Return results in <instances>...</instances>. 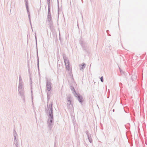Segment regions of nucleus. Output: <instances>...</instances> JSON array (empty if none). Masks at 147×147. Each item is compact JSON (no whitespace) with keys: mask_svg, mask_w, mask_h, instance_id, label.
<instances>
[{"mask_svg":"<svg viewBox=\"0 0 147 147\" xmlns=\"http://www.w3.org/2000/svg\"><path fill=\"white\" fill-rule=\"evenodd\" d=\"M25 1L26 6L28 5V0H25Z\"/></svg>","mask_w":147,"mask_h":147,"instance_id":"4be33fe9","label":"nucleus"},{"mask_svg":"<svg viewBox=\"0 0 147 147\" xmlns=\"http://www.w3.org/2000/svg\"><path fill=\"white\" fill-rule=\"evenodd\" d=\"M80 43L83 50L86 51L88 47L87 43L82 40H80Z\"/></svg>","mask_w":147,"mask_h":147,"instance_id":"39448f33","label":"nucleus"},{"mask_svg":"<svg viewBox=\"0 0 147 147\" xmlns=\"http://www.w3.org/2000/svg\"><path fill=\"white\" fill-rule=\"evenodd\" d=\"M40 9L38 11V12H39V11H40Z\"/></svg>","mask_w":147,"mask_h":147,"instance_id":"c85d7f7f","label":"nucleus"},{"mask_svg":"<svg viewBox=\"0 0 147 147\" xmlns=\"http://www.w3.org/2000/svg\"><path fill=\"white\" fill-rule=\"evenodd\" d=\"M35 37L36 38V33H35Z\"/></svg>","mask_w":147,"mask_h":147,"instance_id":"a878e982","label":"nucleus"},{"mask_svg":"<svg viewBox=\"0 0 147 147\" xmlns=\"http://www.w3.org/2000/svg\"><path fill=\"white\" fill-rule=\"evenodd\" d=\"M15 147H19V146H15Z\"/></svg>","mask_w":147,"mask_h":147,"instance_id":"cd10ccee","label":"nucleus"},{"mask_svg":"<svg viewBox=\"0 0 147 147\" xmlns=\"http://www.w3.org/2000/svg\"><path fill=\"white\" fill-rule=\"evenodd\" d=\"M53 105V102H51V103L49 105H47V112L48 113L47 123L49 129V130H51L53 127L54 123Z\"/></svg>","mask_w":147,"mask_h":147,"instance_id":"f257e3e1","label":"nucleus"},{"mask_svg":"<svg viewBox=\"0 0 147 147\" xmlns=\"http://www.w3.org/2000/svg\"><path fill=\"white\" fill-rule=\"evenodd\" d=\"M100 81H101V82H103V81H104V80H103V76H102L101 77V78H100Z\"/></svg>","mask_w":147,"mask_h":147,"instance_id":"5701e85b","label":"nucleus"},{"mask_svg":"<svg viewBox=\"0 0 147 147\" xmlns=\"http://www.w3.org/2000/svg\"><path fill=\"white\" fill-rule=\"evenodd\" d=\"M18 138H15L14 139V140L13 141V143L15 146H19V144L18 142Z\"/></svg>","mask_w":147,"mask_h":147,"instance_id":"9d476101","label":"nucleus"},{"mask_svg":"<svg viewBox=\"0 0 147 147\" xmlns=\"http://www.w3.org/2000/svg\"><path fill=\"white\" fill-rule=\"evenodd\" d=\"M67 105L68 108L69 109L72 106L71 101H67Z\"/></svg>","mask_w":147,"mask_h":147,"instance_id":"9b49d317","label":"nucleus"},{"mask_svg":"<svg viewBox=\"0 0 147 147\" xmlns=\"http://www.w3.org/2000/svg\"><path fill=\"white\" fill-rule=\"evenodd\" d=\"M57 2H58V18H59V1H58V0H57Z\"/></svg>","mask_w":147,"mask_h":147,"instance_id":"aec40b11","label":"nucleus"},{"mask_svg":"<svg viewBox=\"0 0 147 147\" xmlns=\"http://www.w3.org/2000/svg\"><path fill=\"white\" fill-rule=\"evenodd\" d=\"M119 69H120V73L121 74H123V71L120 68H119Z\"/></svg>","mask_w":147,"mask_h":147,"instance_id":"b1692460","label":"nucleus"},{"mask_svg":"<svg viewBox=\"0 0 147 147\" xmlns=\"http://www.w3.org/2000/svg\"><path fill=\"white\" fill-rule=\"evenodd\" d=\"M109 32V30H107L106 31V32L107 33L108 35L109 36H110L111 35L109 33H108Z\"/></svg>","mask_w":147,"mask_h":147,"instance_id":"393cba45","label":"nucleus"},{"mask_svg":"<svg viewBox=\"0 0 147 147\" xmlns=\"http://www.w3.org/2000/svg\"><path fill=\"white\" fill-rule=\"evenodd\" d=\"M67 101H71V98L70 95H69L67 96Z\"/></svg>","mask_w":147,"mask_h":147,"instance_id":"a211bd4d","label":"nucleus"},{"mask_svg":"<svg viewBox=\"0 0 147 147\" xmlns=\"http://www.w3.org/2000/svg\"><path fill=\"white\" fill-rule=\"evenodd\" d=\"M17 136V134L16 133V132L15 131V130L14 129L13 131V136L14 137V138H17L16 136Z\"/></svg>","mask_w":147,"mask_h":147,"instance_id":"f3484780","label":"nucleus"},{"mask_svg":"<svg viewBox=\"0 0 147 147\" xmlns=\"http://www.w3.org/2000/svg\"><path fill=\"white\" fill-rule=\"evenodd\" d=\"M18 94L22 99L23 103L25 105V95L24 85H18Z\"/></svg>","mask_w":147,"mask_h":147,"instance_id":"f03ea898","label":"nucleus"},{"mask_svg":"<svg viewBox=\"0 0 147 147\" xmlns=\"http://www.w3.org/2000/svg\"><path fill=\"white\" fill-rule=\"evenodd\" d=\"M19 85H24V84L21 78V76L20 75L19 76Z\"/></svg>","mask_w":147,"mask_h":147,"instance_id":"1a4fd4ad","label":"nucleus"},{"mask_svg":"<svg viewBox=\"0 0 147 147\" xmlns=\"http://www.w3.org/2000/svg\"><path fill=\"white\" fill-rule=\"evenodd\" d=\"M50 29L52 31H53L54 29V26L53 25L52 22H50Z\"/></svg>","mask_w":147,"mask_h":147,"instance_id":"2eb2a0df","label":"nucleus"},{"mask_svg":"<svg viewBox=\"0 0 147 147\" xmlns=\"http://www.w3.org/2000/svg\"><path fill=\"white\" fill-rule=\"evenodd\" d=\"M63 58L66 68L68 71L71 70V67L69 65V62L68 59L67 58L65 54H63Z\"/></svg>","mask_w":147,"mask_h":147,"instance_id":"20e7f679","label":"nucleus"},{"mask_svg":"<svg viewBox=\"0 0 147 147\" xmlns=\"http://www.w3.org/2000/svg\"><path fill=\"white\" fill-rule=\"evenodd\" d=\"M114 111H115V110H114V109H113V111L114 112Z\"/></svg>","mask_w":147,"mask_h":147,"instance_id":"bb28decb","label":"nucleus"},{"mask_svg":"<svg viewBox=\"0 0 147 147\" xmlns=\"http://www.w3.org/2000/svg\"><path fill=\"white\" fill-rule=\"evenodd\" d=\"M75 96L78 99V100L79 102L82 103L83 101V98L82 96H80L79 94H76L75 95Z\"/></svg>","mask_w":147,"mask_h":147,"instance_id":"0eeeda50","label":"nucleus"},{"mask_svg":"<svg viewBox=\"0 0 147 147\" xmlns=\"http://www.w3.org/2000/svg\"><path fill=\"white\" fill-rule=\"evenodd\" d=\"M88 139L90 143H92V140L91 137V135L90 136L88 137Z\"/></svg>","mask_w":147,"mask_h":147,"instance_id":"dca6fc26","label":"nucleus"},{"mask_svg":"<svg viewBox=\"0 0 147 147\" xmlns=\"http://www.w3.org/2000/svg\"><path fill=\"white\" fill-rule=\"evenodd\" d=\"M70 88L72 92L74 95L77 94L76 93V92L74 87H73L72 86H71Z\"/></svg>","mask_w":147,"mask_h":147,"instance_id":"f8f14e48","label":"nucleus"},{"mask_svg":"<svg viewBox=\"0 0 147 147\" xmlns=\"http://www.w3.org/2000/svg\"><path fill=\"white\" fill-rule=\"evenodd\" d=\"M37 66L38 69H39V59L38 55V52L37 53Z\"/></svg>","mask_w":147,"mask_h":147,"instance_id":"4468645a","label":"nucleus"},{"mask_svg":"<svg viewBox=\"0 0 147 147\" xmlns=\"http://www.w3.org/2000/svg\"><path fill=\"white\" fill-rule=\"evenodd\" d=\"M31 82H32V81H31V83H30V84H32V83H31Z\"/></svg>","mask_w":147,"mask_h":147,"instance_id":"c756f323","label":"nucleus"},{"mask_svg":"<svg viewBox=\"0 0 147 147\" xmlns=\"http://www.w3.org/2000/svg\"><path fill=\"white\" fill-rule=\"evenodd\" d=\"M86 133L87 136V137L88 136H90V133H89V132L88 131H86Z\"/></svg>","mask_w":147,"mask_h":147,"instance_id":"412c9836","label":"nucleus"},{"mask_svg":"<svg viewBox=\"0 0 147 147\" xmlns=\"http://www.w3.org/2000/svg\"><path fill=\"white\" fill-rule=\"evenodd\" d=\"M48 12L47 16V20L49 22H52V17L51 15V13L50 12L51 7H48Z\"/></svg>","mask_w":147,"mask_h":147,"instance_id":"423d86ee","label":"nucleus"},{"mask_svg":"<svg viewBox=\"0 0 147 147\" xmlns=\"http://www.w3.org/2000/svg\"><path fill=\"white\" fill-rule=\"evenodd\" d=\"M26 9H27V12L28 14V17L29 20L30 21V24L31 25V19H30V12H29V10L28 6L27 5L26 6Z\"/></svg>","mask_w":147,"mask_h":147,"instance_id":"6e6552de","label":"nucleus"},{"mask_svg":"<svg viewBox=\"0 0 147 147\" xmlns=\"http://www.w3.org/2000/svg\"><path fill=\"white\" fill-rule=\"evenodd\" d=\"M83 65L81 64L80 65V66L82 67L80 68V70H83V69L85 68L86 65L85 63H83Z\"/></svg>","mask_w":147,"mask_h":147,"instance_id":"ddd939ff","label":"nucleus"},{"mask_svg":"<svg viewBox=\"0 0 147 147\" xmlns=\"http://www.w3.org/2000/svg\"><path fill=\"white\" fill-rule=\"evenodd\" d=\"M47 4L48 7H51L50 1V0H47Z\"/></svg>","mask_w":147,"mask_h":147,"instance_id":"6ab92c4d","label":"nucleus"},{"mask_svg":"<svg viewBox=\"0 0 147 147\" xmlns=\"http://www.w3.org/2000/svg\"><path fill=\"white\" fill-rule=\"evenodd\" d=\"M52 83L51 79H48L46 78V88L48 91L47 92L48 99L49 94L50 93V91L51 90Z\"/></svg>","mask_w":147,"mask_h":147,"instance_id":"7ed1b4c3","label":"nucleus"}]
</instances>
